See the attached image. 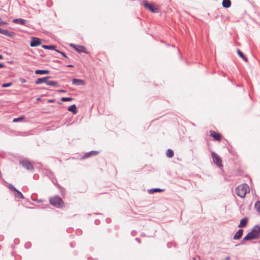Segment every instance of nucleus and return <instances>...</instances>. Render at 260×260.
Returning <instances> with one entry per match:
<instances>
[{"label": "nucleus", "instance_id": "9b49d317", "mask_svg": "<svg viewBox=\"0 0 260 260\" xmlns=\"http://www.w3.org/2000/svg\"><path fill=\"white\" fill-rule=\"evenodd\" d=\"M50 78H51L50 76H46V77H44L43 78H38L35 81V83L36 84H41L43 83H45L47 84V80Z\"/></svg>", "mask_w": 260, "mask_h": 260}, {"label": "nucleus", "instance_id": "58836bf2", "mask_svg": "<svg viewBox=\"0 0 260 260\" xmlns=\"http://www.w3.org/2000/svg\"><path fill=\"white\" fill-rule=\"evenodd\" d=\"M15 244H18L19 243V239H16L14 241Z\"/></svg>", "mask_w": 260, "mask_h": 260}, {"label": "nucleus", "instance_id": "5701e85b", "mask_svg": "<svg viewBox=\"0 0 260 260\" xmlns=\"http://www.w3.org/2000/svg\"><path fill=\"white\" fill-rule=\"evenodd\" d=\"M237 52L240 57H241L244 61H247V57L244 55L243 52L241 51L240 50L237 49Z\"/></svg>", "mask_w": 260, "mask_h": 260}, {"label": "nucleus", "instance_id": "2f4dec72", "mask_svg": "<svg viewBox=\"0 0 260 260\" xmlns=\"http://www.w3.org/2000/svg\"><path fill=\"white\" fill-rule=\"evenodd\" d=\"M50 179L51 180L52 183H54V184L57 183V179L55 178V177L54 176V175H53L51 178H50Z\"/></svg>", "mask_w": 260, "mask_h": 260}, {"label": "nucleus", "instance_id": "09e8293b", "mask_svg": "<svg viewBox=\"0 0 260 260\" xmlns=\"http://www.w3.org/2000/svg\"><path fill=\"white\" fill-rule=\"evenodd\" d=\"M25 246L26 248H28V247H27V243L25 244Z\"/></svg>", "mask_w": 260, "mask_h": 260}, {"label": "nucleus", "instance_id": "ddd939ff", "mask_svg": "<svg viewBox=\"0 0 260 260\" xmlns=\"http://www.w3.org/2000/svg\"><path fill=\"white\" fill-rule=\"evenodd\" d=\"M248 218L247 217H245L243 218L240 221L239 224L238 226V228H245L247 225V224L248 223Z\"/></svg>", "mask_w": 260, "mask_h": 260}, {"label": "nucleus", "instance_id": "473e14b6", "mask_svg": "<svg viewBox=\"0 0 260 260\" xmlns=\"http://www.w3.org/2000/svg\"><path fill=\"white\" fill-rule=\"evenodd\" d=\"M55 51L60 53L64 57L68 58V56H67V55L66 54V53L64 52H63L62 51H60L57 49L55 50Z\"/></svg>", "mask_w": 260, "mask_h": 260}, {"label": "nucleus", "instance_id": "9d476101", "mask_svg": "<svg viewBox=\"0 0 260 260\" xmlns=\"http://www.w3.org/2000/svg\"><path fill=\"white\" fill-rule=\"evenodd\" d=\"M0 34L9 37L10 38H13L15 35V33L14 32L9 31L7 30H4L1 28H0Z\"/></svg>", "mask_w": 260, "mask_h": 260}, {"label": "nucleus", "instance_id": "8fccbe9b", "mask_svg": "<svg viewBox=\"0 0 260 260\" xmlns=\"http://www.w3.org/2000/svg\"><path fill=\"white\" fill-rule=\"evenodd\" d=\"M71 246L72 247H73V246H72V243H71Z\"/></svg>", "mask_w": 260, "mask_h": 260}, {"label": "nucleus", "instance_id": "423d86ee", "mask_svg": "<svg viewBox=\"0 0 260 260\" xmlns=\"http://www.w3.org/2000/svg\"><path fill=\"white\" fill-rule=\"evenodd\" d=\"M211 156L214 163L219 168L222 167V159L216 153L212 152Z\"/></svg>", "mask_w": 260, "mask_h": 260}, {"label": "nucleus", "instance_id": "412c9836", "mask_svg": "<svg viewBox=\"0 0 260 260\" xmlns=\"http://www.w3.org/2000/svg\"><path fill=\"white\" fill-rule=\"evenodd\" d=\"M164 190V189H160L159 188H153L149 189L148 190V191L149 193L152 194V193H153L156 192H162Z\"/></svg>", "mask_w": 260, "mask_h": 260}, {"label": "nucleus", "instance_id": "0eeeda50", "mask_svg": "<svg viewBox=\"0 0 260 260\" xmlns=\"http://www.w3.org/2000/svg\"><path fill=\"white\" fill-rule=\"evenodd\" d=\"M41 44V40L38 38L32 37L30 43V46L35 47L39 46Z\"/></svg>", "mask_w": 260, "mask_h": 260}, {"label": "nucleus", "instance_id": "393cba45", "mask_svg": "<svg viewBox=\"0 0 260 260\" xmlns=\"http://www.w3.org/2000/svg\"><path fill=\"white\" fill-rule=\"evenodd\" d=\"M15 192H16V193L15 194V197L16 198H20L22 199L24 198L23 195L19 190L17 189V190Z\"/></svg>", "mask_w": 260, "mask_h": 260}, {"label": "nucleus", "instance_id": "49530a36", "mask_svg": "<svg viewBox=\"0 0 260 260\" xmlns=\"http://www.w3.org/2000/svg\"><path fill=\"white\" fill-rule=\"evenodd\" d=\"M99 222V220H95V223L96 224H98Z\"/></svg>", "mask_w": 260, "mask_h": 260}, {"label": "nucleus", "instance_id": "6e6552de", "mask_svg": "<svg viewBox=\"0 0 260 260\" xmlns=\"http://www.w3.org/2000/svg\"><path fill=\"white\" fill-rule=\"evenodd\" d=\"M70 46H72L74 49L78 53H86V48L83 46H79L75 45L74 44H71Z\"/></svg>", "mask_w": 260, "mask_h": 260}, {"label": "nucleus", "instance_id": "aec40b11", "mask_svg": "<svg viewBox=\"0 0 260 260\" xmlns=\"http://www.w3.org/2000/svg\"><path fill=\"white\" fill-rule=\"evenodd\" d=\"M68 110V111L72 112L73 114H76L77 113V107L75 104L69 106Z\"/></svg>", "mask_w": 260, "mask_h": 260}, {"label": "nucleus", "instance_id": "dca6fc26", "mask_svg": "<svg viewBox=\"0 0 260 260\" xmlns=\"http://www.w3.org/2000/svg\"><path fill=\"white\" fill-rule=\"evenodd\" d=\"M13 22L16 24H20L24 26H26V21L21 18H16L13 20Z\"/></svg>", "mask_w": 260, "mask_h": 260}, {"label": "nucleus", "instance_id": "a211bd4d", "mask_svg": "<svg viewBox=\"0 0 260 260\" xmlns=\"http://www.w3.org/2000/svg\"><path fill=\"white\" fill-rule=\"evenodd\" d=\"M222 5L224 8H229L231 6V1L230 0H223Z\"/></svg>", "mask_w": 260, "mask_h": 260}, {"label": "nucleus", "instance_id": "f257e3e1", "mask_svg": "<svg viewBox=\"0 0 260 260\" xmlns=\"http://www.w3.org/2000/svg\"><path fill=\"white\" fill-rule=\"evenodd\" d=\"M260 236V225L256 224L254 226L250 232H249L243 239V241H248L251 240L257 239Z\"/></svg>", "mask_w": 260, "mask_h": 260}, {"label": "nucleus", "instance_id": "e433bc0d", "mask_svg": "<svg viewBox=\"0 0 260 260\" xmlns=\"http://www.w3.org/2000/svg\"><path fill=\"white\" fill-rule=\"evenodd\" d=\"M58 91L59 92H61V93H66L67 92V91L64 89H60V90H59Z\"/></svg>", "mask_w": 260, "mask_h": 260}, {"label": "nucleus", "instance_id": "c9c22d12", "mask_svg": "<svg viewBox=\"0 0 260 260\" xmlns=\"http://www.w3.org/2000/svg\"><path fill=\"white\" fill-rule=\"evenodd\" d=\"M20 81L21 83H25L26 82V80L25 79H23V78H21L20 79Z\"/></svg>", "mask_w": 260, "mask_h": 260}, {"label": "nucleus", "instance_id": "f03ea898", "mask_svg": "<svg viewBox=\"0 0 260 260\" xmlns=\"http://www.w3.org/2000/svg\"><path fill=\"white\" fill-rule=\"evenodd\" d=\"M49 203L51 205L57 208H61L64 206L63 200L58 196L50 197Z\"/></svg>", "mask_w": 260, "mask_h": 260}, {"label": "nucleus", "instance_id": "37998d69", "mask_svg": "<svg viewBox=\"0 0 260 260\" xmlns=\"http://www.w3.org/2000/svg\"><path fill=\"white\" fill-rule=\"evenodd\" d=\"M67 67H69V68H73V67H74V66L72 64H68L67 66Z\"/></svg>", "mask_w": 260, "mask_h": 260}, {"label": "nucleus", "instance_id": "72a5a7b5", "mask_svg": "<svg viewBox=\"0 0 260 260\" xmlns=\"http://www.w3.org/2000/svg\"><path fill=\"white\" fill-rule=\"evenodd\" d=\"M136 234H137V232H136V231H134H134H132L131 232V235H132V236H136Z\"/></svg>", "mask_w": 260, "mask_h": 260}, {"label": "nucleus", "instance_id": "c756f323", "mask_svg": "<svg viewBox=\"0 0 260 260\" xmlns=\"http://www.w3.org/2000/svg\"><path fill=\"white\" fill-rule=\"evenodd\" d=\"M12 84H13V83L12 82L3 83L2 85V87H10L11 86H12Z\"/></svg>", "mask_w": 260, "mask_h": 260}, {"label": "nucleus", "instance_id": "7c9ffc66", "mask_svg": "<svg viewBox=\"0 0 260 260\" xmlns=\"http://www.w3.org/2000/svg\"><path fill=\"white\" fill-rule=\"evenodd\" d=\"M8 188L11 190L16 191L17 189H16L12 184H9L8 185Z\"/></svg>", "mask_w": 260, "mask_h": 260}, {"label": "nucleus", "instance_id": "2eb2a0df", "mask_svg": "<svg viewBox=\"0 0 260 260\" xmlns=\"http://www.w3.org/2000/svg\"><path fill=\"white\" fill-rule=\"evenodd\" d=\"M243 230L242 229H239L234 235V236L233 237V239L234 240L240 239L242 237V236L243 235Z\"/></svg>", "mask_w": 260, "mask_h": 260}, {"label": "nucleus", "instance_id": "7ed1b4c3", "mask_svg": "<svg viewBox=\"0 0 260 260\" xmlns=\"http://www.w3.org/2000/svg\"><path fill=\"white\" fill-rule=\"evenodd\" d=\"M248 186L246 183L239 185L236 188V194L241 198H244L248 191Z\"/></svg>", "mask_w": 260, "mask_h": 260}, {"label": "nucleus", "instance_id": "de8ad7c7", "mask_svg": "<svg viewBox=\"0 0 260 260\" xmlns=\"http://www.w3.org/2000/svg\"><path fill=\"white\" fill-rule=\"evenodd\" d=\"M110 219H106V221H107V222H108V223L109 222V221H110Z\"/></svg>", "mask_w": 260, "mask_h": 260}, {"label": "nucleus", "instance_id": "a19ab883", "mask_svg": "<svg viewBox=\"0 0 260 260\" xmlns=\"http://www.w3.org/2000/svg\"><path fill=\"white\" fill-rule=\"evenodd\" d=\"M54 101H55V100H54V99H52V100H49L48 101V102H49V103H54Z\"/></svg>", "mask_w": 260, "mask_h": 260}, {"label": "nucleus", "instance_id": "bb28decb", "mask_svg": "<svg viewBox=\"0 0 260 260\" xmlns=\"http://www.w3.org/2000/svg\"><path fill=\"white\" fill-rule=\"evenodd\" d=\"M45 174L47 176H48L49 178V179L54 175L53 173L51 171L48 170H46Z\"/></svg>", "mask_w": 260, "mask_h": 260}, {"label": "nucleus", "instance_id": "b1692460", "mask_svg": "<svg viewBox=\"0 0 260 260\" xmlns=\"http://www.w3.org/2000/svg\"><path fill=\"white\" fill-rule=\"evenodd\" d=\"M166 155L169 158H171L174 155V152L171 149H168L166 152Z\"/></svg>", "mask_w": 260, "mask_h": 260}, {"label": "nucleus", "instance_id": "f3484780", "mask_svg": "<svg viewBox=\"0 0 260 260\" xmlns=\"http://www.w3.org/2000/svg\"><path fill=\"white\" fill-rule=\"evenodd\" d=\"M35 73L37 75H45L49 74L50 71L48 70H36Z\"/></svg>", "mask_w": 260, "mask_h": 260}, {"label": "nucleus", "instance_id": "ea45409f", "mask_svg": "<svg viewBox=\"0 0 260 260\" xmlns=\"http://www.w3.org/2000/svg\"><path fill=\"white\" fill-rule=\"evenodd\" d=\"M244 241H243V240H242V241L240 244H237L236 246H239V245H243V244H244Z\"/></svg>", "mask_w": 260, "mask_h": 260}, {"label": "nucleus", "instance_id": "f8f14e48", "mask_svg": "<svg viewBox=\"0 0 260 260\" xmlns=\"http://www.w3.org/2000/svg\"><path fill=\"white\" fill-rule=\"evenodd\" d=\"M99 151L94 150L86 152L82 156V159H86L91 156L96 155L99 154Z\"/></svg>", "mask_w": 260, "mask_h": 260}, {"label": "nucleus", "instance_id": "4be33fe9", "mask_svg": "<svg viewBox=\"0 0 260 260\" xmlns=\"http://www.w3.org/2000/svg\"><path fill=\"white\" fill-rule=\"evenodd\" d=\"M42 47L44 49H48V50H56L55 49L56 46L55 45H43Z\"/></svg>", "mask_w": 260, "mask_h": 260}, {"label": "nucleus", "instance_id": "6ab92c4d", "mask_svg": "<svg viewBox=\"0 0 260 260\" xmlns=\"http://www.w3.org/2000/svg\"><path fill=\"white\" fill-rule=\"evenodd\" d=\"M46 84L49 86H51L55 87H57L59 86L58 82L55 81H50L48 80Z\"/></svg>", "mask_w": 260, "mask_h": 260}, {"label": "nucleus", "instance_id": "4c0bfd02", "mask_svg": "<svg viewBox=\"0 0 260 260\" xmlns=\"http://www.w3.org/2000/svg\"><path fill=\"white\" fill-rule=\"evenodd\" d=\"M5 67V65L3 63H0V69L3 68Z\"/></svg>", "mask_w": 260, "mask_h": 260}, {"label": "nucleus", "instance_id": "1a4fd4ad", "mask_svg": "<svg viewBox=\"0 0 260 260\" xmlns=\"http://www.w3.org/2000/svg\"><path fill=\"white\" fill-rule=\"evenodd\" d=\"M210 135L215 141H220L221 139V135L218 133H217L213 131H210Z\"/></svg>", "mask_w": 260, "mask_h": 260}, {"label": "nucleus", "instance_id": "f704fd0d", "mask_svg": "<svg viewBox=\"0 0 260 260\" xmlns=\"http://www.w3.org/2000/svg\"><path fill=\"white\" fill-rule=\"evenodd\" d=\"M8 23L7 22H4V21H1L0 22V26L2 25H7Z\"/></svg>", "mask_w": 260, "mask_h": 260}, {"label": "nucleus", "instance_id": "a18cd8bd", "mask_svg": "<svg viewBox=\"0 0 260 260\" xmlns=\"http://www.w3.org/2000/svg\"><path fill=\"white\" fill-rule=\"evenodd\" d=\"M4 58L3 56L0 54V59H3Z\"/></svg>", "mask_w": 260, "mask_h": 260}, {"label": "nucleus", "instance_id": "c85d7f7f", "mask_svg": "<svg viewBox=\"0 0 260 260\" xmlns=\"http://www.w3.org/2000/svg\"><path fill=\"white\" fill-rule=\"evenodd\" d=\"M73 100V98L71 97H63L61 98L60 100L62 102H69Z\"/></svg>", "mask_w": 260, "mask_h": 260}, {"label": "nucleus", "instance_id": "c03bdc74", "mask_svg": "<svg viewBox=\"0 0 260 260\" xmlns=\"http://www.w3.org/2000/svg\"><path fill=\"white\" fill-rule=\"evenodd\" d=\"M230 259V256H226L224 260H229Z\"/></svg>", "mask_w": 260, "mask_h": 260}, {"label": "nucleus", "instance_id": "a878e982", "mask_svg": "<svg viewBox=\"0 0 260 260\" xmlns=\"http://www.w3.org/2000/svg\"><path fill=\"white\" fill-rule=\"evenodd\" d=\"M24 116H21L17 118H14L13 120V122H17L22 121V120L25 119Z\"/></svg>", "mask_w": 260, "mask_h": 260}, {"label": "nucleus", "instance_id": "4468645a", "mask_svg": "<svg viewBox=\"0 0 260 260\" xmlns=\"http://www.w3.org/2000/svg\"><path fill=\"white\" fill-rule=\"evenodd\" d=\"M72 84L75 85H83L84 81L82 79L74 78L72 80Z\"/></svg>", "mask_w": 260, "mask_h": 260}, {"label": "nucleus", "instance_id": "20e7f679", "mask_svg": "<svg viewBox=\"0 0 260 260\" xmlns=\"http://www.w3.org/2000/svg\"><path fill=\"white\" fill-rule=\"evenodd\" d=\"M143 5L145 8L148 9L152 13H157L159 12L158 8L154 4H149L146 0L143 1Z\"/></svg>", "mask_w": 260, "mask_h": 260}, {"label": "nucleus", "instance_id": "cd10ccee", "mask_svg": "<svg viewBox=\"0 0 260 260\" xmlns=\"http://www.w3.org/2000/svg\"><path fill=\"white\" fill-rule=\"evenodd\" d=\"M255 208L256 209L257 211L260 213V201L257 200L255 204Z\"/></svg>", "mask_w": 260, "mask_h": 260}, {"label": "nucleus", "instance_id": "39448f33", "mask_svg": "<svg viewBox=\"0 0 260 260\" xmlns=\"http://www.w3.org/2000/svg\"><path fill=\"white\" fill-rule=\"evenodd\" d=\"M19 163L26 170L32 172L34 171L35 168L33 165L27 159L20 161Z\"/></svg>", "mask_w": 260, "mask_h": 260}, {"label": "nucleus", "instance_id": "79ce46f5", "mask_svg": "<svg viewBox=\"0 0 260 260\" xmlns=\"http://www.w3.org/2000/svg\"><path fill=\"white\" fill-rule=\"evenodd\" d=\"M135 240H136L138 242H139V243H141L140 240L139 238H136L135 239Z\"/></svg>", "mask_w": 260, "mask_h": 260}]
</instances>
